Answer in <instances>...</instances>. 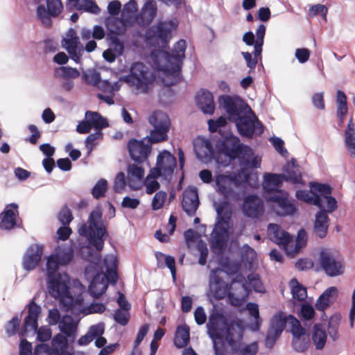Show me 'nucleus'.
Returning <instances> with one entry per match:
<instances>
[{
	"label": "nucleus",
	"instance_id": "7c9ffc66",
	"mask_svg": "<svg viewBox=\"0 0 355 355\" xmlns=\"http://www.w3.org/2000/svg\"><path fill=\"white\" fill-rule=\"evenodd\" d=\"M199 204L198 194L196 189H186L184 191L182 207L188 216H193L196 214Z\"/></svg>",
	"mask_w": 355,
	"mask_h": 355
},
{
	"label": "nucleus",
	"instance_id": "7ed1b4c3",
	"mask_svg": "<svg viewBox=\"0 0 355 355\" xmlns=\"http://www.w3.org/2000/svg\"><path fill=\"white\" fill-rule=\"evenodd\" d=\"M287 322L291 327L290 332L293 338L307 334L306 329L302 327L300 321L295 316L289 315L287 317L284 312L279 311L270 320L265 339V345L267 348L271 349L274 346Z\"/></svg>",
	"mask_w": 355,
	"mask_h": 355
},
{
	"label": "nucleus",
	"instance_id": "dca6fc26",
	"mask_svg": "<svg viewBox=\"0 0 355 355\" xmlns=\"http://www.w3.org/2000/svg\"><path fill=\"white\" fill-rule=\"evenodd\" d=\"M224 270L216 268L211 270L209 278L210 295L215 300H222L229 292L228 284L223 279Z\"/></svg>",
	"mask_w": 355,
	"mask_h": 355
},
{
	"label": "nucleus",
	"instance_id": "a211bd4d",
	"mask_svg": "<svg viewBox=\"0 0 355 355\" xmlns=\"http://www.w3.org/2000/svg\"><path fill=\"white\" fill-rule=\"evenodd\" d=\"M242 144L240 143L239 138L232 133H228L223 140L217 143L218 155H223L227 158V163L224 164H227L238 157V152Z\"/></svg>",
	"mask_w": 355,
	"mask_h": 355
},
{
	"label": "nucleus",
	"instance_id": "6ab92c4d",
	"mask_svg": "<svg viewBox=\"0 0 355 355\" xmlns=\"http://www.w3.org/2000/svg\"><path fill=\"white\" fill-rule=\"evenodd\" d=\"M288 193L284 191H279L277 194L268 196V202H273L272 209L275 213L281 216L293 215L296 211L293 203L288 199Z\"/></svg>",
	"mask_w": 355,
	"mask_h": 355
},
{
	"label": "nucleus",
	"instance_id": "de8ad7c7",
	"mask_svg": "<svg viewBox=\"0 0 355 355\" xmlns=\"http://www.w3.org/2000/svg\"><path fill=\"white\" fill-rule=\"evenodd\" d=\"M290 284L291 286V293L294 299L301 302L307 297L306 288L300 284L297 279H291Z\"/></svg>",
	"mask_w": 355,
	"mask_h": 355
},
{
	"label": "nucleus",
	"instance_id": "f704fd0d",
	"mask_svg": "<svg viewBox=\"0 0 355 355\" xmlns=\"http://www.w3.org/2000/svg\"><path fill=\"white\" fill-rule=\"evenodd\" d=\"M41 312V308L33 300L28 304V315L24 319V330L25 332L37 329V318Z\"/></svg>",
	"mask_w": 355,
	"mask_h": 355
},
{
	"label": "nucleus",
	"instance_id": "6e6d98bb",
	"mask_svg": "<svg viewBox=\"0 0 355 355\" xmlns=\"http://www.w3.org/2000/svg\"><path fill=\"white\" fill-rule=\"evenodd\" d=\"M310 189L313 193L318 192L320 196H329L331 193L332 188L327 184L310 182Z\"/></svg>",
	"mask_w": 355,
	"mask_h": 355
},
{
	"label": "nucleus",
	"instance_id": "39448f33",
	"mask_svg": "<svg viewBox=\"0 0 355 355\" xmlns=\"http://www.w3.org/2000/svg\"><path fill=\"white\" fill-rule=\"evenodd\" d=\"M187 48L186 41L180 40L173 46L172 51L165 52V59L168 64L166 69H163L167 76L171 80H164V83L167 86H172L181 80V69L183 59L185 57V50Z\"/></svg>",
	"mask_w": 355,
	"mask_h": 355
},
{
	"label": "nucleus",
	"instance_id": "c03bdc74",
	"mask_svg": "<svg viewBox=\"0 0 355 355\" xmlns=\"http://www.w3.org/2000/svg\"><path fill=\"white\" fill-rule=\"evenodd\" d=\"M295 196L300 200L310 203L315 206H321V196L315 193H313V191L298 190L296 191Z\"/></svg>",
	"mask_w": 355,
	"mask_h": 355
},
{
	"label": "nucleus",
	"instance_id": "e2e57ef3",
	"mask_svg": "<svg viewBox=\"0 0 355 355\" xmlns=\"http://www.w3.org/2000/svg\"><path fill=\"white\" fill-rule=\"evenodd\" d=\"M315 315V310L313 307L307 303L302 304L300 308V317L302 319L309 320H311Z\"/></svg>",
	"mask_w": 355,
	"mask_h": 355
},
{
	"label": "nucleus",
	"instance_id": "3c124183",
	"mask_svg": "<svg viewBox=\"0 0 355 355\" xmlns=\"http://www.w3.org/2000/svg\"><path fill=\"white\" fill-rule=\"evenodd\" d=\"M321 206H318L320 210L323 209L325 213H332L338 208V202L336 198L331 195L321 196Z\"/></svg>",
	"mask_w": 355,
	"mask_h": 355
},
{
	"label": "nucleus",
	"instance_id": "c756f323",
	"mask_svg": "<svg viewBox=\"0 0 355 355\" xmlns=\"http://www.w3.org/2000/svg\"><path fill=\"white\" fill-rule=\"evenodd\" d=\"M43 254L42 245L33 244L26 250L23 257V267L26 270H32L40 263Z\"/></svg>",
	"mask_w": 355,
	"mask_h": 355
},
{
	"label": "nucleus",
	"instance_id": "774afa93",
	"mask_svg": "<svg viewBox=\"0 0 355 355\" xmlns=\"http://www.w3.org/2000/svg\"><path fill=\"white\" fill-rule=\"evenodd\" d=\"M58 218L63 225H68L73 220V217L69 208L63 207L59 212Z\"/></svg>",
	"mask_w": 355,
	"mask_h": 355
},
{
	"label": "nucleus",
	"instance_id": "a18cd8bd",
	"mask_svg": "<svg viewBox=\"0 0 355 355\" xmlns=\"http://www.w3.org/2000/svg\"><path fill=\"white\" fill-rule=\"evenodd\" d=\"M341 315L339 313H335L329 318L327 331L330 338L336 341L339 338L338 328L340 326Z\"/></svg>",
	"mask_w": 355,
	"mask_h": 355
},
{
	"label": "nucleus",
	"instance_id": "c85d7f7f",
	"mask_svg": "<svg viewBox=\"0 0 355 355\" xmlns=\"http://www.w3.org/2000/svg\"><path fill=\"white\" fill-rule=\"evenodd\" d=\"M157 13V5L154 0H148L144 4L139 14L136 17L137 24L142 27L150 25Z\"/></svg>",
	"mask_w": 355,
	"mask_h": 355
},
{
	"label": "nucleus",
	"instance_id": "f257e3e1",
	"mask_svg": "<svg viewBox=\"0 0 355 355\" xmlns=\"http://www.w3.org/2000/svg\"><path fill=\"white\" fill-rule=\"evenodd\" d=\"M59 261L54 255H50L46 262L47 288L49 295L58 299L66 311L79 309L83 303V293L85 286L79 280L73 282V286L78 290L72 294L69 291V277L66 273H57Z\"/></svg>",
	"mask_w": 355,
	"mask_h": 355
},
{
	"label": "nucleus",
	"instance_id": "20e7f679",
	"mask_svg": "<svg viewBox=\"0 0 355 355\" xmlns=\"http://www.w3.org/2000/svg\"><path fill=\"white\" fill-rule=\"evenodd\" d=\"M284 173H266L263 175V197L266 200L268 196L275 195L280 189L284 182H291L293 184H304L301 173L297 170H288L283 168Z\"/></svg>",
	"mask_w": 355,
	"mask_h": 355
},
{
	"label": "nucleus",
	"instance_id": "4c0bfd02",
	"mask_svg": "<svg viewBox=\"0 0 355 355\" xmlns=\"http://www.w3.org/2000/svg\"><path fill=\"white\" fill-rule=\"evenodd\" d=\"M345 145L351 157H355V128L351 119L345 130Z\"/></svg>",
	"mask_w": 355,
	"mask_h": 355
},
{
	"label": "nucleus",
	"instance_id": "e433bc0d",
	"mask_svg": "<svg viewBox=\"0 0 355 355\" xmlns=\"http://www.w3.org/2000/svg\"><path fill=\"white\" fill-rule=\"evenodd\" d=\"M190 340V329L187 324L180 325L177 327L174 345L177 348L181 349L186 347Z\"/></svg>",
	"mask_w": 355,
	"mask_h": 355
},
{
	"label": "nucleus",
	"instance_id": "5fc2aeb1",
	"mask_svg": "<svg viewBox=\"0 0 355 355\" xmlns=\"http://www.w3.org/2000/svg\"><path fill=\"white\" fill-rule=\"evenodd\" d=\"M107 189V182L105 179H100L92 189V195L95 199H99L105 196Z\"/></svg>",
	"mask_w": 355,
	"mask_h": 355
},
{
	"label": "nucleus",
	"instance_id": "aec40b11",
	"mask_svg": "<svg viewBox=\"0 0 355 355\" xmlns=\"http://www.w3.org/2000/svg\"><path fill=\"white\" fill-rule=\"evenodd\" d=\"M151 145L146 141V138L138 141L131 139L128 143V150L132 160L138 164L147 159L151 153Z\"/></svg>",
	"mask_w": 355,
	"mask_h": 355
},
{
	"label": "nucleus",
	"instance_id": "0e129e2a",
	"mask_svg": "<svg viewBox=\"0 0 355 355\" xmlns=\"http://www.w3.org/2000/svg\"><path fill=\"white\" fill-rule=\"evenodd\" d=\"M128 175L142 180L144 176V169L136 164H129L128 166Z\"/></svg>",
	"mask_w": 355,
	"mask_h": 355
},
{
	"label": "nucleus",
	"instance_id": "f3484780",
	"mask_svg": "<svg viewBox=\"0 0 355 355\" xmlns=\"http://www.w3.org/2000/svg\"><path fill=\"white\" fill-rule=\"evenodd\" d=\"M63 5L60 0H46V8L40 4L37 7L36 15L46 27L52 24L51 18L57 17L62 11Z\"/></svg>",
	"mask_w": 355,
	"mask_h": 355
},
{
	"label": "nucleus",
	"instance_id": "a878e982",
	"mask_svg": "<svg viewBox=\"0 0 355 355\" xmlns=\"http://www.w3.org/2000/svg\"><path fill=\"white\" fill-rule=\"evenodd\" d=\"M18 205L11 203L7 205L3 211L0 214V228L5 230H10L15 227H21V221L19 223L16 217L18 216Z\"/></svg>",
	"mask_w": 355,
	"mask_h": 355
},
{
	"label": "nucleus",
	"instance_id": "79ce46f5",
	"mask_svg": "<svg viewBox=\"0 0 355 355\" xmlns=\"http://www.w3.org/2000/svg\"><path fill=\"white\" fill-rule=\"evenodd\" d=\"M259 349L257 342L245 344L243 341L236 345V348H231V352L235 355H255Z\"/></svg>",
	"mask_w": 355,
	"mask_h": 355
},
{
	"label": "nucleus",
	"instance_id": "ea45409f",
	"mask_svg": "<svg viewBox=\"0 0 355 355\" xmlns=\"http://www.w3.org/2000/svg\"><path fill=\"white\" fill-rule=\"evenodd\" d=\"M85 119L89 122L91 127L96 130H101L109 125L107 119L96 112L87 111Z\"/></svg>",
	"mask_w": 355,
	"mask_h": 355
},
{
	"label": "nucleus",
	"instance_id": "473e14b6",
	"mask_svg": "<svg viewBox=\"0 0 355 355\" xmlns=\"http://www.w3.org/2000/svg\"><path fill=\"white\" fill-rule=\"evenodd\" d=\"M119 25H121L123 28V23L121 20L118 19H112L109 24L110 27L115 26L116 31H110L107 34V38L110 41V46L112 47V50L114 51L118 55H122L124 50L123 43L119 39L117 34L121 32Z\"/></svg>",
	"mask_w": 355,
	"mask_h": 355
},
{
	"label": "nucleus",
	"instance_id": "bb28decb",
	"mask_svg": "<svg viewBox=\"0 0 355 355\" xmlns=\"http://www.w3.org/2000/svg\"><path fill=\"white\" fill-rule=\"evenodd\" d=\"M67 36V38H64L62 41V46L70 54L71 59L78 63L84 51L83 46L80 44L78 37L75 35L73 29H69Z\"/></svg>",
	"mask_w": 355,
	"mask_h": 355
},
{
	"label": "nucleus",
	"instance_id": "ddd939ff",
	"mask_svg": "<svg viewBox=\"0 0 355 355\" xmlns=\"http://www.w3.org/2000/svg\"><path fill=\"white\" fill-rule=\"evenodd\" d=\"M177 166L176 158L168 151L164 150L157 157L156 166L150 171L153 178L163 176L165 179H170Z\"/></svg>",
	"mask_w": 355,
	"mask_h": 355
},
{
	"label": "nucleus",
	"instance_id": "338daca9",
	"mask_svg": "<svg viewBox=\"0 0 355 355\" xmlns=\"http://www.w3.org/2000/svg\"><path fill=\"white\" fill-rule=\"evenodd\" d=\"M126 185L125 174L123 172L117 173L114 181V191L116 193H121Z\"/></svg>",
	"mask_w": 355,
	"mask_h": 355
},
{
	"label": "nucleus",
	"instance_id": "cd10ccee",
	"mask_svg": "<svg viewBox=\"0 0 355 355\" xmlns=\"http://www.w3.org/2000/svg\"><path fill=\"white\" fill-rule=\"evenodd\" d=\"M244 327L241 321H232L225 328V339L230 349L243 341Z\"/></svg>",
	"mask_w": 355,
	"mask_h": 355
},
{
	"label": "nucleus",
	"instance_id": "2f4dec72",
	"mask_svg": "<svg viewBox=\"0 0 355 355\" xmlns=\"http://www.w3.org/2000/svg\"><path fill=\"white\" fill-rule=\"evenodd\" d=\"M196 101L200 110L207 114L214 112L215 104L211 92L207 89H202L196 94Z\"/></svg>",
	"mask_w": 355,
	"mask_h": 355
},
{
	"label": "nucleus",
	"instance_id": "4be33fe9",
	"mask_svg": "<svg viewBox=\"0 0 355 355\" xmlns=\"http://www.w3.org/2000/svg\"><path fill=\"white\" fill-rule=\"evenodd\" d=\"M264 204L256 195L247 196L243 202L242 211L244 216L252 219H259L264 213Z\"/></svg>",
	"mask_w": 355,
	"mask_h": 355
},
{
	"label": "nucleus",
	"instance_id": "603ef678",
	"mask_svg": "<svg viewBox=\"0 0 355 355\" xmlns=\"http://www.w3.org/2000/svg\"><path fill=\"white\" fill-rule=\"evenodd\" d=\"M309 343V336L306 334L304 336H300L293 338L292 346L294 350L297 352H304Z\"/></svg>",
	"mask_w": 355,
	"mask_h": 355
},
{
	"label": "nucleus",
	"instance_id": "a19ab883",
	"mask_svg": "<svg viewBox=\"0 0 355 355\" xmlns=\"http://www.w3.org/2000/svg\"><path fill=\"white\" fill-rule=\"evenodd\" d=\"M307 234L305 230L300 229L297 232V238L293 246L290 245L287 250V254L291 257H294L297 254L300 250L306 245Z\"/></svg>",
	"mask_w": 355,
	"mask_h": 355
},
{
	"label": "nucleus",
	"instance_id": "423d86ee",
	"mask_svg": "<svg viewBox=\"0 0 355 355\" xmlns=\"http://www.w3.org/2000/svg\"><path fill=\"white\" fill-rule=\"evenodd\" d=\"M216 222L211 238V247L222 250L228 239V231L225 226L232 217V209L227 202H221L216 208Z\"/></svg>",
	"mask_w": 355,
	"mask_h": 355
},
{
	"label": "nucleus",
	"instance_id": "864d4df0",
	"mask_svg": "<svg viewBox=\"0 0 355 355\" xmlns=\"http://www.w3.org/2000/svg\"><path fill=\"white\" fill-rule=\"evenodd\" d=\"M66 336L61 334L55 335L51 340V348L56 353L64 351L67 347L68 340Z\"/></svg>",
	"mask_w": 355,
	"mask_h": 355
},
{
	"label": "nucleus",
	"instance_id": "37998d69",
	"mask_svg": "<svg viewBox=\"0 0 355 355\" xmlns=\"http://www.w3.org/2000/svg\"><path fill=\"white\" fill-rule=\"evenodd\" d=\"M336 292L337 289L336 287L332 286L327 288L317 300L315 303L316 309L318 311H324L329 306L331 297H332L333 295Z\"/></svg>",
	"mask_w": 355,
	"mask_h": 355
},
{
	"label": "nucleus",
	"instance_id": "5701e85b",
	"mask_svg": "<svg viewBox=\"0 0 355 355\" xmlns=\"http://www.w3.org/2000/svg\"><path fill=\"white\" fill-rule=\"evenodd\" d=\"M236 179L231 175H218L216 178V190L228 200H236L239 193L235 191L238 187Z\"/></svg>",
	"mask_w": 355,
	"mask_h": 355
},
{
	"label": "nucleus",
	"instance_id": "58836bf2",
	"mask_svg": "<svg viewBox=\"0 0 355 355\" xmlns=\"http://www.w3.org/2000/svg\"><path fill=\"white\" fill-rule=\"evenodd\" d=\"M311 338L317 349L324 348L327 341V333L320 323L314 324Z\"/></svg>",
	"mask_w": 355,
	"mask_h": 355
},
{
	"label": "nucleus",
	"instance_id": "72a5a7b5",
	"mask_svg": "<svg viewBox=\"0 0 355 355\" xmlns=\"http://www.w3.org/2000/svg\"><path fill=\"white\" fill-rule=\"evenodd\" d=\"M329 222V218L323 209L317 212L313 223V233L315 235L320 239L325 238L327 234Z\"/></svg>",
	"mask_w": 355,
	"mask_h": 355
},
{
	"label": "nucleus",
	"instance_id": "4468645a",
	"mask_svg": "<svg viewBox=\"0 0 355 355\" xmlns=\"http://www.w3.org/2000/svg\"><path fill=\"white\" fill-rule=\"evenodd\" d=\"M85 276L87 279H91L88 292L94 298H98L105 293L108 284L104 281L105 276L93 266H88L85 269Z\"/></svg>",
	"mask_w": 355,
	"mask_h": 355
},
{
	"label": "nucleus",
	"instance_id": "680f3d73",
	"mask_svg": "<svg viewBox=\"0 0 355 355\" xmlns=\"http://www.w3.org/2000/svg\"><path fill=\"white\" fill-rule=\"evenodd\" d=\"M85 81L88 84L93 86H96L100 83L101 75L100 73L92 70L89 71L83 74Z\"/></svg>",
	"mask_w": 355,
	"mask_h": 355
},
{
	"label": "nucleus",
	"instance_id": "49530a36",
	"mask_svg": "<svg viewBox=\"0 0 355 355\" xmlns=\"http://www.w3.org/2000/svg\"><path fill=\"white\" fill-rule=\"evenodd\" d=\"M110 261V265L112 263L114 265V263L116 261L115 258L113 256H107L105 257L104 259V263L105 266H107V271L106 273H104L105 278L104 279V281L108 284V283H110L112 285H115L118 280V274L116 272V270L113 268H109V263L108 261Z\"/></svg>",
	"mask_w": 355,
	"mask_h": 355
},
{
	"label": "nucleus",
	"instance_id": "f8f14e48",
	"mask_svg": "<svg viewBox=\"0 0 355 355\" xmlns=\"http://www.w3.org/2000/svg\"><path fill=\"white\" fill-rule=\"evenodd\" d=\"M220 106L226 112L230 121L236 120L238 117L247 112L250 107L241 99L229 95L220 96L218 98Z\"/></svg>",
	"mask_w": 355,
	"mask_h": 355
},
{
	"label": "nucleus",
	"instance_id": "69168bd1",
	"mask_svg": "<svg viewBox=\"0 0 355 355\" xmlns=\"http://www.w3.org/2000/svg\"><path fill=\"white\" fill-rule=\"evenodd\" d=\"M128 311H122L119 309L116 310L114 314V320L119 324L122 326L126 325L130 320V315Z\"/></svg>",
	"mask_w": 355,
	"mask_h": 355
},
{
	"label": "nucleus",
	"instance_id": "13d9d810",
	"mask_svg": "<svg viewBox=\"0 0 355 355\" xmlns=\"http://www.w3.org/2000/svg\"><path fill=\"white\" fill-rule=\"evenodd\" d=\"M80 252L82 257L89 262H95L99 260L98 254L89 245L83 246L80 248Z\"/></svg>",
	"mask_w": 355,
	"mask_h": 355
},
{
	"label": "nucleus",
	"instance_id": "9b49d317",
	"mask_svg": "<svg viewBox=\"0 0 355 355\" xmlns=\"http://www.w3.org/2000/svg\"><path fill=\"white\" fill-rule=\"evenodd\" d=\"M227 324L225 315L214 306L206 325L209 337L211 340H221Z\"/></svg>",
	"mask_w": 355,
	"mask_h": 355
},
{
	"label": "nucleus",
	"instance_id": "6e6552de",
	"mask_svg": "<svg viewBox=\"0 0 355 355\" xmlns=\"http://www.w3.org/2000/svg\"><path fill=\"white\" fill-rule=\"evenodd\" d=\"M149 123L153 127L147 136L146 141L152 145L166 141L171 122L166 114L162 111H155L148 118Z\"/></svg>",
	"mask_w": 355,
	"mask_h": 355
},
{
	"label": "nucleus",
	"instance_id": "0eeeda50",
	"mask_svg": "<svg viewBox=\"0 0 355 355\" xmlns=\"http://www.w3.org/2000/svg\"><path fill=\"white\" fill-rule=\"evenodd\" d=\"M318 264L329 277H336L344 273V259L338 252L322 248L319 253Z\"/></svg>",
	"mask_w": 355,
	"mask_h": 355
},
{
	"label": "nucleus",
	"instance_id": "9d476101",
	"mask_svg": "<svg viewBox=\"0 0 355 355\" xmlns=\"http://www.w3.org/2000/svg\"><path fill=\"white\" fill-rule=\"evenodd\" d=\"M148 68L142 62H134L130 69V74L122 77V80L140 89L146 88L152 79L149 76Z\"/></svg>",
	"mask_w": 355,
	"mask_h": 355
},
{
	"label": "nucleus",
	"instance_id": "b1692460",
	"mask_svg": "<svg viewBox=\"0 0 355 355\" xmlns=\"http://www.w3.org/2000/svg\"><path fill=\"white\" fill-rule=\"evenodd\" d=\"M268 232L270 239L277 243L287 254L289 246H293V237L277 224L270 223L268 226Z\"/></svg>",
	"mask_w": 355,
	"mask_h": 355
},
{
	"label": "nucleus",
	"instance_id": "1a4fd4ad",
	"mask_svg": "<svg viewBox=\"0 0 355 355\" xmlns=\"http://www.w3.org/2000/svg\"><path fill=\"white\" fill-rule=\"evenodd\" d=\"M176 19L159 21L155 25L149 27L146 31V40L153 45L166 44L171 33L176 30Z\"/></svg>",
	"mask_w": 355,
	"mask_h": 355
},
{
	"label": "nucleus",
	"instance_id": "412c9836",
	"mask_svg": "<svg viewBox=\"0 0 355 355\" xmlns=\"http://www.w3.org/2000/svg\"><path fill=\"white\" fill-rule=\"evenodd\" d=\"M193 144L196 156L199 160L209 162L216 159L220 163L219 157L215 156V151L209 139L198 137L193 140Z\"/></svg>",
	"mask_w": 355,
	"mask_h": 355
},
{
	"label": "nucleus",
	"instance_id": "052dcab7",
	"mask_svg": "<svg viewBox=\"0 0 355 355\" xmlns=\"http://www.w3.org/2000/svg\"><path fill=\"white\" fill-rule=\"evenodd\" d=\"M167 194L165 191H159L157 192L153 198L151 206L153 210L161 209L166 200Z\"/></svg>",
	"mask_w": 355,
	"mask_h": 355
},
{
	"label": "nucleus",
	"instance_id": "2eb2a0df",
	"mask_svg": "<svg viewBox=\"0 0 355 355\" xmlns=\"http://www.w3.org/2000/svg\"><path fill=\"white\" fill-rule=\"evenodd\" d=\"M245 114H241L236 120H234L239 133L248 138H252L257 130V134L261 135L263 132V127L255 115L252 117Z\"/></svg>",
	"mask_w": 355,
	"mask_h": 355
},
{
	"label": "nucleus",
	"instance_id": "393cba45",
	"mask_svg": "<svg viewBox=\"0 0 355 355\" xmlns=\"http://www.w3.org/2000/svg\"><path fill=\"white\" fill-rule=\"evenodd\" d=\"M238 159L243 169L258 168L261 166V159L254 155L253 150L248 145L242 144L238 152Z\"/></svg>",
	"mask_w": 355,
	"mask_h": 355
},
{
	"label": "nucleus",
	"instance_id": "4d7b16f0",
	"mask_svg": "<svg viewBox=\"0 0 355 355\" xmlns=\"http://www.w3.org/2000/svg\"><path fill=\"white\" fill-rule=\"evenodd\" d=\"M20 318L18 316L13 317L5 326V330L7 336L10 337L14 336L19 330Z\"/></svg>",
	"mask_w": 355,
	"mask_h": 355
},
{
	"label": "nucleus",
	"instance_id": "8fccbe9b",
	"mask_svg": "<svg viewBox=\"0 0 355 355\" xmlns=\"http://www.w3.org/2000/svg\"><path fill=\"white\" fill-rule=\"evenodd\" d=\"M55 76L63 79L76 78L80 76V72L76 68L60 67L55 69Z\"/></svg>",
	"mask_w": 355,
	"mask_h": 355
},
{
	"label": "nucleus",
	"instance_id": "f03ea898",
	"mask_svg": "<svg viewBox=\"0 0 355 355\" xmlns=\"http://www.w3.org/2000/svg\"><path fill=\"white\" fill-rule=\"evenodd\" d=\"M80 236L87 239L89 244L94 247L99 253L104 247L108 236L107 227L103 220V213L100 207H96L89 215L87 223H83L78 230Z\"/></svg>",
	"mask_w": 355,
	"mask_h": 355
},
{
	"label": "nucleus",
	"instance_id": "09e8293b",
	"mask_svg": "<svg viewBox=\"0 0 355 355\" xmlns=\"http://www.w3.org/2000/svg\"><path fill=\"white\" fill-rule=\"evenodd\" d=\"M247 309L250 315L254 318V322L250 324V327L253 331H257L259 329L261 324L258 305L255 303L249 302L247 304Z\"/></svg>",
	"mask_w": 355,
	"mask_h": 355
},
{
	"label": "nucleus",
	"instance_id": "bf43d9fd",
	"mask_svg": "<svg viewBox=\"0 0 355 355\" xmlns=\"http://www.w3.org/2000/svg\"><path fill=\"white\" fill-rule=\"evenodd\" d=\"M148 330H149V324H144L139 328L137 335L136 336L135 343H134V347H133V349L132 351L131 355L135 354L137 348L139 347V345H140V343H141V341L143 340L144 337L148 334Z\"/></svg>",
	"mask_w": 355,
	"mask_h": 355
},
{
	"label": "nucleus",
	"instance_id": "c9c22d12",
	"mask_svg": "<svg viewBox=\"0 0 355 355\" xmlns=\"http://www.w3.org/2000/svg\"><path fill=\"white\" fill-rule=\"evenodd\" d=\"M58 327L71 342H73L76 338V325L71 315H64L61 318Z\"/></svg>",
	"mask_w": 355,
	"mask_h": 355
}]
</instances>
